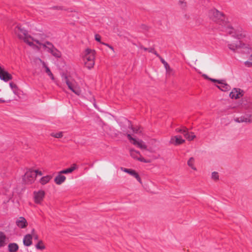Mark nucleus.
Masks as SVG:
<instances>
[{"instance_id":"32","label":"nucleus","mask_w":252,"mask_h":252,"mask_svg":"<svg viewBox=\"0 0 252 252\" xmlns=\"http://www.w3.org/2000/svg\"><path fill=\"white\" fill-rule=\"evenodd\" d=\"M187 129L188 128L186 127H183L182 128H177L175 130L177 132H180L184 135V133L186 132Z\"/></svg>"},{"instance_id":"10","label":"nucleus","mask_w":252,"mask_h":252,"mask_svg":"<svg viewBox=\"0 0 252 252\" xmlns=\"http://www.w3.org/2000/svg\"><path fill=\"white\" fill-rule=\"evenodd\" d=\"M130 154L131 157L133 158L136 159L140 161L143 162L144 163L149 162V161L145 159L142 157L139 152L133 149L130 150Z\"/></svg>"},{"instance_id":"3","label":"nucleus","mask_w":252,"mask_h":252,"mask_svg":"<svg viewBox=\"0 0 252 252\" xmlns=\"http://www.w3.org/2000/svg\"><path fill=\"white\" fill-rule=\"evenodd\" d=\"M95 55V51L89 48L86 49L82 54L85 65L89 69H92L94 65Z\"/></svg>"},{"instance_id":"31","label":"nucleus","mask_w":252,"mask_h":252,"mask_svg":"<svg viewBox=\"0 0 252 252\" xmlns=\"http://www.w3.org/2000/svg\"><path fill=\"white\" fill-rule=\"evenodd\" d=\"M51 135L55 138H59L62 137L63 134L62 132H59L57 133L53 132L51 134Z\"/></svg>"},{"instance_id":"37","label":"nucleus","mask_w":252,"mask_h":252,"mask_svg":"<svg viewBox=\"0 0 252 252\" xmlns=\"http://www.w3.org/2000/svg\"><path fill=\"white\" fill-rule=\"evenodd\" d=\"M95 39L97 41L100 42L101 36L99 34H96L95 35Z\"/></svg>"},{"instance_id":"20","label":"nucleus","mask_w":252,"mask_h":252,"mask_svg":"<svg viewBox=\"0 0 252 252\" xmlns=\"http://www.w3.org/2000/svg\"><path fill=\"white\" fill-rule=\"evenodd\" d=\"M62 174L60 171L58 175L55 178L54 181L56 184L60 185L65 181L66 177Z\"/></svg>"},{"instance_id":"15","label":"nucleus","mask_w":252,"mask_h":252,"mask_svg":"<svg viewBox=\"0 0 252 252\" xmlns=\"http://www.w3.org/2000/svg\"><path fill=\"white\" fill-rule=\"evenodd\" d=\"M121 170L123 171H124L125 172H126V173H127L129 174L130 175H131V176H133L134 177H135L137 179V180L139 183H141V178L139 177V176L138 174V173H136L135 170H132V169H127V168H122V167L121 168Z\"/></svg>"},{"instance_id":"14","label":"nucleus","mask_w":252,"mask_h":252,"mask_svg":"<svg viewBox=\"0 0 252 252\" xmlns=\"http://www.w3.org/2000/svg\"><path fill=\"white\" fill-rule=\"evenodd\" d=\"M16 224L20 228H24L27 226L28 222L25 218L20 217L16 220Z\"/></svg>"},{"instance_id":"11","label":"nucleus","mask_w":252,"mask_h":252,"mask_svg":"<svg viewBox=\"0 0 252 252\" xmlns=\"http://www.w3.org/2000/svg\"><path fill=\"white\" fill-rule=\"evenodd\" d=\"M237 123H252V115L246 114L240 117H237L234 119Z\"/></svg>"},{"instance_id":"6","label":"nucleus","mask_w":252,"mask_h":252,"mask_svg":"<svg viewBox=\"0 0 252 252\" xmlns=\"http://www.w3.org/2000/svg\"><path fill=\"white\" fill-rule=\"evenodd\" d=\"M36 174L33 170H28L23 177V180L26 184H31L35 180Z\"/></svg>"},{"instance_id":"24","label":"nucleus","mask_w":252,"mask_h":252,"mask_svg":"<svg viewBox=\"0 0 252 252\" xmlns=\"http://www.w3.org/2000/svg\"><path fill=\"white\" fill-rule=\"evenodd\" d=\"M184 135L185 137L189 141H191L195 137V135H194V133L192 132H189L188 131V129H187L186 132L184 133Z\"/></svg>"},{"instance_id":"29","label":"nucleus","mask_w":252,"mask_h":252,"mask_svg":"<svg viewBox=\"0 0 252 252\" xmlns=\"http://www.w3.org/2000/svg\"><path fill=\"white\" fill-rule=\"evenodd\" d=\"M9 86L14 94H17L18 93V88L17 85L11 82L9 83Z\"/></svg>"},{"instance_id":"23","label":"nucleus","mask_w":252,"mask_h":252,"mask_svg":"<svg viewBox=\"0 0 252 252\" xmlns=\"http://www.w3.org/2000/svg\"><path fill=\"white\" fill-rule=\"evenodd\" d=\"M76 168H77L76 164H73L71 167L61 171L60 173H62V174L70 173L72 172Z\"/></svg>"},{"instance_id":"38","label":"nucleus","mask_w":252,"mask_h":252,"mask_svg":"<svg viewBox=\"0 0 252 252\" xmlns=\"http://www.w3.org/2000/svg\"><path fill=\"white\" fill-rule=\"evenodd\" d=\"M127 137L128 139L130 141H132V142H134V140H136V139L133 138V137H132V136H131V135L130 134H127Z\"/></svg>"},{"instance_id":"22","label":"nucleus","mask_w":252,"mask_h":252,"mask_svg":"<svg viewBox=\"0 0 252 252\" xmlns=\"http://www.w3.org/2000/svg\"><path fill=\"white\" fill-rule=\"evenodd\" d=\"M19 246L17 243H11L8 245V250L9 252H16L18 250Z\"/></svg>"},{"instance_id":"44","label":"nucleus","mask_w":252,"mask_h":252,"mask_svg":"<svg viewBox=\"0 0 252 252\" xmlns=\"http://www.w3.org/2000/svg\"><path fill=\"white\" fill-rule=\"evenodd\" d=\"M33 237L36 240L38 239V236L36 234H33Z\"/></svg>"},{"instance_id":"30","label":"nucleus","mask_w":252,"mask_h":252,"mask_svg":"<svg viewBox=\"0 0 252 252\" xmlns=\"http://www.w3.org/2000/svg\"><path fill=\"white\" fill-rule=\"evenodd\" d=\"M35 246L36 249L38 250H43L45 248L42 241H40Z\"/></svg>"},{"instance_id":"25","label":"nucleus","mask_w":252,"mask_h":252,"mask_svg":"<svg viewBox=\"0 0 252 252\" xmlns=\"http://www.w3.org/2000/svg\"><path fill=\"white\" fill-rule=\"evenodd\" d=\"M6 236L3 232H0V247L4 246L6 244Z\"/></svg>"},{"instance_id":"13","label":"nucleus","mask_w":252,"mask_h":252,"mask_svg":"<svg viewBox=\"0 0 252 252\" xmlns=\"http://www.w3.org/2000/svg\"><path fill=\"white\" fill-rule=\"evenodd\" d=\"M185 141V140L181 136L177 135L171 138L170 143L175 145H178L184 143Z\"/></svg>"},{"instance_id":"34","label":"nucleus","mask_w":252,"mask_h":252,"mask_svg":"<svg viewBox=\"0 0 252 252\" xmlns=\"http://www.w3.org/2000/svg\"><path fill=\"white\" fill-rule=\"evenodd\" d=\"M244 64L247 67H251L252 66V54L250 56V61L245 62Z\"/></svg>"},{"instance_id":"35","label":"nucleus","mask_w":252,"mask_h":252,"mask_svg":"<svg viewBox=\"0 0 252 252\" xmlns=\"http://www.w3.org/2000/svg\"><path fill=\"white\" fill-rule=\"evenodd\" d=\"M219 176L218 173L217 172H213L212 173V178L214 180H217L219 179Z\"/></svg>"},{"instance_id":"8","label":"nucleus","mask_w":252,"mask_h":252,"mask_svg":"<svg viewBox=\"0 0 252 252\" xmlns=\"http://www.w3.org/2000/svg\"><path fill=\"white\" fill-rule=\"evenodd\" d=\"M209 79L213 82H217L219 84L217 87L222 91L225 92L229 91L230 89V86L226 83L224 80H217L212 78H209Z\"/></svg>"},{"instance_id":"26","label":"nucleus","mask_w":252,"mask_h":252,"mask_svg":"<svg viewBox=\"0 0 252 252\" xmlns=\"http://www.w3.org/2000/svg\"><path fill=\"white\" fill-rule=\"evenodd\" d=\"M51 178L52 177L49 175L44 176L40 179V183L42 185H45L50 181Z\"/></svg>"},{"instance_id":"21","label":"nucleus","mask_w":252,"mask_h":252,"mask_svg":"<svg viewBox=\"0 0 252 252\" xmlns=\"http://www.w3.org/2000/svg\"><path fill=\"white\" fill-rule=\"evenodd\" d=\"M23 244L24 246L29 247L32 245V236L31 234L26 235L23 238Z\"/></svg>"},{"instance_id":"33","label":"nucleus","mask_w":252,"mask_h":252,"mask_svg":"<svg viewBox=\"0 0 252 252\" xmlns=\"http://www.w3.org/2000/svg\"><path fill=\"white\" fill-rule=\"evenodd\" d=\"M88 93L90 94L91 96L88 97V99H89L91 102H92L93 103L94 106L95 108H96V103L95 102V99L94 96L92 95L90 92H88Z\"/></svg>"},{"instance_id":"47","label":"nucleus","mask_w":252,"mask_h":252,"mask_svg":"<svg viewBox=\"0 0 252 252\" xmlns=\"http://www.w3.org/2000/svg\"><path fill=\"white\" fill-rule=\"evenodd\" d=\"M5 102V100H4L3 99H2V98H0V102Z\"/></svg>"},{"instance_id":"36","label":"nucleus","mask_w":252,"mask_h":252,"mask_svg":"<svg viewBox=\"0 0 252 252\" xmlns=\"http://www.w3.org/2000/svg\"><path fill=\"white\" fill-rule=\"evenodd\" d=\"M131 129H132L133 132L135 133H140L141 132V131L140 130V127H135V128L131 127Z\"/></svg>"},{"instance_id":"17","label":"nucleus","mask_w":252,"mask_h":252,"mask_svg":"<svg viewBox=\"0 0 252 252\" xmlns=\"http://www.w3.org/2000/svg\"><path fill=\"white\" fill-rule=\"evenodd\" d=\"M132 144L134 145L137 146L138 148L141 149L145 150L146 151H149V150L147 149V146L145 142L141 140H135L132 142Z\"/></svg>"},{"instance_id":"40","label":"nucleus","mask_w":252,"mask_h":252,"mask_svg":"<svg viewBox=\"0 0 252 252\" xmlns=\"http://www.w3.org/2000/svg\"><path fill=\"white\" fill-rule=\"evenodd\" d=\"M33 171H35V173L36 174V176H37V175H40V176H41V175H42V172H41V171H38V170H33Z\"/></svg>"},{"instance_id":"7","label":"nucleus","mask_w":252,"mask_h":252,"mask_svg":"<svg viewBox=\"0 0 252 252\" xmlns=\"http://www.w3.org/2000/svg\"><path fill=\"white\" fill-rule=\"evenodd\" d=\"M15 32L20 38L23 39L25 42L27 38L30 35H28L27 30L22 28L21 26L17 25L15 28Z\"/></svg>"},{"instance_id":"43","label":"nucleus","mask_w":252,"mask_h":252,"mask_svg":"<svg viewBox=\"0 0 252 252\" xmlns=\"http://www.w3.org/2000/svg\"><path fill=\"white\" fill-rule=\"evenodd\" d=\"M180 3L182 4V7H184L186 6V3L185 2H184L183 1H181Z\"/></svg>"},{"instance_id":"12","label":"nucleus","mask_w":252,"mask_h":252,"mask_svg":"<svg viewBox=\"0 0 252 252\" xmlns=\"http://www.w3.org/2000/svg\"><path fill=\"white\" fill-rule=\"evenodd\" d=\"M0 78L5 82L12 79V76L0 66Z\"/></svg>"},{"instance_id":"39","label":"nucleus","mask_w":252,"mask_h":252,"mask_svg":"<svg viewBox=\"0 0 252 252\" xmlns=\"http://www.w3.org/2000/svg\"><path fill=\"white\" fill-rule=\"evenodd\" d=\"M102 44L108 47L113 52H114V49L113 47L112 46H111V45H109L108 44L105 43H102Z\"/></svg>"},{"instance_id":"5","label":"nucleus","mask_w":252,"mask_h":252,"mask_svg":"<svg viewBox=\"0 0 252 252\" xmlns=\"http://www.w3.org/2000/svg\"><path fill=\"white\" fill-rule=\"evenodd\" d=\"M43 48L56 58H60L61 56V52L49 41H46V44L43 45Z\"/></svg>"},{"instance_id":"28","label":"nucleus","mask_w":252,"mask_h":252,"mask_svg":"<svg viewBox=\"0 0 252 252\" xmlns=\"http://www.w3.org/2000/svg\"><path fill=\"white\" fill-rule=\"evenodd\" d=\"M164 66L166 70L167 74L169 75L173 74V70L171 68H170L169 65L167 63L164 65Z\"/></svg>"},{"instance_id":"1","label":"nucleus","mask_w":252,"mask_h":252,"mask_svg":"<svg viewBox=\"0 0 252 252\" xmlns=\"http://www.w3.org/2000/svg\"><path fill=\"white\" fill-rule=\"evenodd\" d=\"M209 16L213 21L217 22L221 26V31L232 34L233 36H237L234 32L235 30L227 21L224 14L217 9H212L209 11Z\"/></svg>"},{"instance_id":"45","label":"nucleus","mask_w":252,"mask_h":252,"mask_svg":"<svg viewBox=\"0 0 252 252\" xmlns=\"http://www.w3.org/2000/svg\"><path fill=\"white\" fill-rule=\"evenodd\" d=\"M141 48L143 49L144 51H148V48H147L141 47Z\"/></svg>"},{"instance_id":"2","label":"nucleus","mask_w":252,"mask_h":252,"mask_svg":"<svg viewBox=\"0 0 252 252\" xmlns=\"http://www.w3.org/2000/svg\"><path fill=\"white\" fill-rule=\"evenodd\" d=\"M45 38L46 35L44 34L41 33H35L33 36L30 35L29 38H27L26 43L33 49L39 50L40 47L35 43L42 46L43 48V45L46 44V41L44 42Z\"/></svg>"},{"instance_id":"42","label":"nucleus","mask_w":252,"mask_h":252,"mask_svg":"<svg viewBox=\"0 0 252 252\" xmlns=\"http://www.w3.org/2000/svg\"><path fill=\"white\" fill-rule=\"evenodd\" d=\"M148 51L149 52L153 53L155 52V50L153 48H148Z\"/></svg>"},{"instance_id":"4","label":"nucleus","mask_w":252,"mask_h":252,"mask_svg":"<svg viewBox=\"0 0 252 252\" xmlns=\"http://www.w3.org/2000/svg\"><path fill=\"white\" fill-rule=\"evenodd\" d=\"M64 81L67 85L68 88L75 94L77 95H80L81 94V90L78 84L73 80H69L67 76L64 77Z\"/></svg>"},{"instance_id":"18","label":"nucleus","mask_w":252,"mask_h":252,"mask_svg":"<svg viewBox=\"0 0 252 252\" xmlns=\"http://www.w3.org/2000/svg\"><path fill=\"white\" fill-rule=\"evenodd\" d=\"M227 46L228 48L233 51H235L238 48L241 47V43L239 40H237L235 42L228 43Z\"/></svg>"},{"instance_id":"46","label":"nucleus","mask_w":252,"mask_h":252,"mask_svg":"<svg viewBox=\"0 0 252 252\" xmlns=\"http://www.w3.org/2000/svg\"><path fill=\"white\" fill-rule=\"evenodd\" d=\"M154 54H155V55H157V56L159 57L160 56H159V55L156 52V51H155V52H153Z\"/></svg>"},{"instance_id":"48","label":"nucleus","mask_w":252,"mask_h":252,"mask_svg":"<svg viewBox=\"0 0 252 252\" xmlns=\"http://www.w3.org/2000/svg\"><path fill=\"white\" fill-rule=\"evenodd\" d=\"M34 231V229L32 230V232L33 233Z\"/></svg>"},{"instance_id":"19","label":"nucleus","mask_w":252,"mask_h":252,"mask_svg":"<svg viewBox=\"0 0 252 252\" xmlns=\"http://www.w3.org/2000/svg\"><path fill=\"white\" fill-rule=\"evenodd\" d=\"M229 95L232 98L237 99L242 96L243 94H241L240 89L234 88L230 93Z\"/></svg>"},{"instance_id":"9","label":"nucleus","mask_w":252,"mask_h":252,"mask_svg":"<svg viewBox=\"0 0 252 252\" xmlns=\"http://www.w3.org/2000/svg\"><path fill=\"white\" fill-rule=\"evenodd\" d=\"M45 192L43 190L34 191L33 192V199L34 202L38 204H41L45 197Z\"/></svg>"},{"instance_id":"41","label":"nucleus","mask_w":252,"mask_h":252,"mask_svg":"<svg viewBox=\"0 0 252 252\" xmlns=\"http://www.w3.org/2000/svg\"><path fill=\"white\" fill-rule=\"evenodd\" d=\"M159 58H160V61L163 63V65L167 63V62L160 56Z\"/></svg>"},{"instance_id":"16","label":"nucleus","mask_w":252,"mask_h":252,"mask_svg":"<svg viewBox=\"0 0 252 252\" xmlns=\"http://www.w3.org/2000/svg\"><path fill=\"white\" fill-rule=\"evenodd\" d=\"M38 60L42 64L43 68H44L45 69V72L50 77V78L52 80L54 81L55 80L54 76L53 73H52V72L51 71L50 68L47 66L46 63L44 61H43L41 59H40V58H38Z\"/></svg>"},{"instance_id":"27","label":"nucleus","mask_w":252,"mask_h":252,"mask_svg":"<svg viewBox=\"0 0 252 252\" xmlns=\"http://www.w3.org/2000/svg\"><path fill=\"white\" fill-rule=\"evenodd\" d=\"M195 159L193 158H190L188 161L187 164L193 170H196V168L195 167L194 164Z\"/></svg>"}]
</instances>
